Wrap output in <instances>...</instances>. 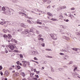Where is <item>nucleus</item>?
I'll use <instances>...</instances> for the list:
<instances>
[{
  "label": "nucleus",
  "mask_w": 80,
  "mask_h": 80,
  "mask_svg": "<svg viewBox=\"0 0 80 80\" xmlns=\"http://www.w3.org/2000/svg\"><path fill=\"white\" fill-rule=\"evenodd\" d=\"M24 33L25 35H27V36L28 37H30V35H33V33L30 34V33L29 32V30L28 29L25 30Z\"/></svg>",
  "instance_id": "obj_1"
},
{
  "label": "nucleus",
  "mask_w": 80,
  "mask_h": 80,
  "mask_svg": "<svg viewBox=\"0 0 80 80\" xmlns=\"http://www.w3.org/2000/svg\"><path fill=\"white\" fill-rule=\"evenodd\" d=\"M50 37H51V38H52L53 40H57V35L55 34L51 33L50 34Z\"/></svg>",
  "instance_id": "obj_2"
},
{
  "label": "nucleus",
  "mask_w": 80,
  "mask_h": 80,
  "mask_svg": "<svg viewBox=\"0 0 80 80\" xmlns=\"http://www.w3.org/2000/svg\"><path fill=\"white\" fill-rule=\"evenodd\" d=\"M8 46L11 50H13L16 47L14 44H9Z\"/></svg>",
  "instance_id": "obj_3"
},
{
  "label": "nucleus",
  "mask_w": 80,
  "mask_h": 80,
  "mask_svg": "<svg viewBox=\"0 0 80 80\" xmlns=\"http://www.w3.org/2000/svg\"><path fill=\"white\" fill-rule=\"evenodd\" d=\"M1 25H4L5 27H7L8 22H2L0 23Z\"/></svg>",
  "instance_id": "obj_4"
},
{
  "label": "nucleus",
  "mask_w": 80,
  "mask_h": 80,
  "mask_svg": "<svg viewBox=\"0 0 80 80\" xmlns=\"http://www.w3.org/2000/svg\"><path fill=\"white\" fill-rule=\"evenodd\" d=\"M22 63H23L22 64L23 67H25L27 66V64H25L26 63H27V61H22Z\"/></svg>",
  "instance_id": "obj_5"
},
{
  "label": "nucleus",
  "mask_w": 80,
  "mask_h": 80,
  "mask_svg": "<svg viewBox=\"0 0 80 80\" xmlns=\"http://www.w3.org/2000/svg\"><path fill=\"white\" fill-rule=\"evenodd\" d=\"M58 18L59 20H63V16L62 15V14H60Z\"/></svg>",
  "instance_id": "obj_6"
},
{
  "label": "nucleus",
  "mask_w": 80,
  "mask_h": 80,
  "mask_svg": "<svg viewBox=\"0 0 80 80\" xmlns=\"http://www.w3.org/2000/svg\"><path fill=\"white\" fill-rule=\"evenodd\" d=\"M21 68V67H20V66L18 65V66H17L16 65L15 66V69L16 70H19Z\"/></svg>",
  "instance_id": "obj_7"
},
{
  "label": "nucleus",
  "mask_w": 80,
  "mask_h": 80,
  "mask_svg": "<svg viewBox=\"0 0 80 80\" xmlns=\"http://www.w3.org/2000/svg\"><path fill=\"white\" fill-rule=\"evenodd\" d=\"M21 26L22 27L24 28H26L27 27V26H26V25H25V24H24L23 23L21 24Z\"/></svg>",
  "instance_id": "obj_8"
},
{
  "label": "nucleus",
  "mask_w": 80,
  "mask_h": 80,
  "mask_svg": "<svg viewBox=\"0 0 80 80\" xmlns=\"http://www.w3.org/2000/svg\"><path fill=\"white\" fill-rule=\"evenodd\" d=\"M32 53L34 55H36L38 54V52L37 51H33V52H32Z\"/></svg>",
  "instance_id": "obj_9"
},
{
  "label": "nucleus",
  "mask_w": 80,
  "mask_h": 80,
  "mask_svg": "<svg viewBox=\"0 0 80 80\" xmlns=\"http://www.w3.org/2000/svg\"><path fill=\"white\" fill-rule=\"evenodd\" d=\"M30 75L31 77L32 78V77H33V76L35 75V73H30Z\"/></svg>",
  "instance_id": "obj_10"
},
{
  "label": "nucleus",
  "mask_w": 80,
  "mask_h": 80,
  "mask_svg": "<svg viewBox=\"0 0 80 80\" xmlns=\"http://www.w3.org/2000/svg\"><path fill=\"white\" fill-rule=\"evenodd\" d=\"M29 33H30V34H34L33 32V30L31 29L29 31Z\"/></svg>",
  "instance_id": "obj_11"
},
{
  "label": "nucleus",
  "mask_w": 80,
  "mask_h": 80,
  "mask_svg": "<svg viewBox=\"0 0 80 80\" xmlns=\"http://www.w3.org/2000/svg\"><path fill=\"white\" fill-rule=\"evenodd\" d=\"M8 13H10L12 11V9H8V10H7Z\"/></svg>",
  "instance_id": "obj_12"
},
{
  "label": "nucleus",
  "mask_w": 80,
  "mask_h": 80,
  "mask_svg": "<svg viewBox=\"0 0 80 80\" xmlns=\"http://www.w3.org/2000/svg\"><path fill=\"white\" fill-rule=\"evenodd\" d=\"M50 20H52V21H58V19H57V18L54 19L53 18H51Z\"/></svg>",
  "instance_id": "obj_13"
},
{
  "label": "nucleus",
  "mask_w": 80,
  "mask_h": 80,
  "mask_svg": "<svg viewBox=\"0 0 80 80\" xmlns=\"http://www.w3.org/2000/svg\"><path fill=\"white\" fill-rule=\"evenodd\" d=\"M5 74L6 75H8V74H9V73H8V71H6L5 72Z\"/></svg>",
  "instance_id": "obj_14"
},
{
  "label": "nucleus",
  "mask_w": 80,
  "mask_h": 80,
  "mask_svg": "<svg viewBox=\"0 0 80 80\" xmlns=\"http://www.w3.org/2000/svg\"><path fill=\"white\" fill-rule=\"evenodd\" d=\"M64 37L66 40H68V41H69L70 40V38H69L68 37H66V36H65Z\"/></svg>",
  "instance_id": "obj_15"
},
{
  "label": "nucleus",
  "mask_w": 80,
  "mask_h": 80,
  "mask_svg": "<svg viewBox=\"0 0 80 80\" xmlns=\"http://www.w3.org/2000/svg\"><path fill=\"white\" fill-rule=\"evenodd\" d=\"M72 50H74L75 51H77L78 50H79V49L76 48H72Z\"/></svg>",
  "instance_id": "obj_16"
},
{
  "label": "nucleus",
  "mask_w": 80,
  "mask_h": 80,
  "mask_svg": "<svg viewBox=\"0 0 80 80\" xmlns=\"http://www.w3.org/2000/svg\"><path fill=\"white\" fill-rule=\"evenodd\" d=\"M38 40H41V41H43V38H38Z\"/></svg>",
  "instance_id": "obj_17"
},
{
  "label": "nucleus",
  "mask_w": 80,
  "mask_h": 80,
  "mask_svg": "<svg viewBox=\"0 0 80 80\" xmlns=\"http://www.w3.org/2000/svg\"><path fill=\"white\" fill-rule=\"evenodd\" d=\"M21 75H22L23 77H25V74L23 72H22L21 73Z\"/></svg>",
  "instance_id": "obj_18"
},
{
  "label": "nucleus",
  "mask_w": 80,
  "mask_h": 80,
  "mask_svg": "<svg viewBox=\"0 0 80 80\" xmlns=\"http://www.w3.org/2000/svg\"><path fill=\"white\" fill-rule=\"evenodd\" d=\"M37 24H40V25H42V22L39 21H37Z\"/></svg>",
  "instance_id": "obj_19"
},
{
  "label": "nucleus",
  "mask_w": 80,
  "mask_h": 80,
  "mask_svg": "<svg viewBox=\"0 0 80 80\" xmlns=\"http://www.w3.org/2000/svg\"><path fill=\"white\" fill-rule=\"evenodd\" d=\"M18 73H17V72H16L14 74V76H18Z\"/></svg>",
  "instance_id": "obj_20"
},
{
  "label": "nucleus",
  "mask_w": 80,
  "mask_h": 80,
  "mask_svg": "<svg viewBox=\"0 0 80 80\" xmlns=\"http://www.w3.org/2000/svg\"><path fill=\"white\" fill-rule=\"evenodd\" d=\"M42 34H39L38 36V38H40V37H42Z\"/></svg>",
  "instance_id": "obj_21"
},
{
  "label": "nucleus",
  "mask_w": 80,
  "mask_h": 80,
  "mask_svg": "<svg viewBox=\"0 0 80 80\" xmlns=\"http://www.w3.org/2000/svg\"><path fill=\"white\" fill-rule=\"evenodd\" d=\"M3 37L4 38H7V37H8V36L7 35L4 34V35H3Z\"/></svg>",
  "instance_id": "obj_22"
},
{
  "label": "nucleus",
  "mask_w": 80,
  "mask_h": 80,
  "mask_svg": "<svg viewBox=\"0 0 80 80\" xmlns=\"http://www.w3.org/2000/svg\"><path fill=\"white\" fill-rule=\"evenodd\" d=\"M8 37L9 38H10H10H12V35H11L10 34H8Z\"/></svg>",
  "instance_id": "obj_23"
},
{
  "label": "nucleus",
  "mask_w": 80,
  "mask_h": 80,
  "mask_svg": "<svg viewBox=\"0 0 80 80\" xmlns=\"http://www.w3.org/2000/svg\"><path fill=\"white\" fill-rule=\"evenodd\" d=\"M48 15H49V16H52V14L50 12H48Z\"/></svg>",
  "instance_id": "obj_24"
},
{
  "label": "nucleus",
  "mask_w": 80,
  "mask_h": 80,
  "mask_svg": "<svg viewBox=\"0 0 80 80\" xmlns=\"http://www.w3.org/2000/svg\"><path fill=\"white\" fill-rule=\"evenodd\" d=\"M28 23H30L31 24H32V22L30 21L29 20H28Z\"/></svg>",
  "instance_id": "obj_25"
},
{
  "label": "nucleus",
  "mask_w": 80,
  "mask_h": 80,
  "mask_svg": "<svg viewBox=\"0 0 80 80\" xmlns=\"http://www.w3.org/2000/svg\"><path fill=\"white\" fill-rule=\"evenodd\" d=\"M35 77H36V78H39V76H38V75H35Z\"/></svg>",
  "instance_id": "obj_26"
},
{
  "label": "nucleus",
  "mask_w": 80,
  "mask_h": 80,
  "mask_svg": "<svg viewBox=\"0 0 80 80\" xmlns=\"http://www.w3.org/2000/svg\"><path fill=\"white\" fill-rule=\"evenodd\" d=\"M37 78H34L32 79V80H37Z\"/></svg>",
  "instance_id": "obj_27"
},
{
  "label": "nucleus",
  "mask_w": 80,
  "mask_h": 80,
  "mask_svg": "<svg viewBox=\"0 0 80 80\" xmlns=\"http://www.w3.org/2000/svg\"><path fill=\"white\" fill-rule=\"evenodd\" d=\"M46 51H52V50L49 49H46Z\"/></svg>",
  "instance_id": "obj_28"
},
{
  "label": "nucleus",
  "mask_w": 80,
  "mask_h": 80,
  "mask_svg": "<svg viewBox=\"0 0 80 80\" xmlns=\"http://www.w3.org/2000/svg\"><path fill=\"white\" fill-rule=\"evenodd\" d=\"M19 14H20V15H22V14H24V13H23L22 12H19Z\"/></svg>",
  "instance_id": "obj_29"
},
{
  "label": "nucleus",
  "mask_w": 80,
  "mask_h": 80,
  "mask_svg": "<svg viewBox=\"0 0 80 80\" xmlns=\"http://www.w3.org/2000/svg\"><path fill=\"white\" fill-rule=\"evenodd\" d=\"M24 15L25 17H26V18H27V16H28V15L27 14H25V13H24Z\"/></svg>",
  "instance_id": "obj_30"
},
{
  "label": "nucleus",
  "mask_w": 80,
  "mask_h": 80,
  "mask_svg": "<svg viewBox=\"0 0 80 80\" xmlns=\"http://www.w3.org/2000/svg\"><path fill=\"white\" fill-rule=\"evenodd\" d=\"M41 45L42 47H45V43H43L42 44H41Z\"/></svg>",
  "instance_id": "obj_31"
},
{
  "label": "nucleus",
  "mask_w": 80,
  "mask_h": 80,
  "mask_svg": "<svg viewBox=\"0 0 80 80\" xmlns=\"http://www.w3.org/2000/svg\"><path fill=\"white\" fill-rule=\"evenodd\" d=\"M34 59L35 60H38V58H37L36 57H35L34 58Z\"/></svg>",
  "instance_id": "obj_32"
},
{
  "label": "nucleus",
  "mask_w": 80,
  "mask_h": 80,
  "mask_svg": "<svg viewBox=\"0 0 80 80\" xmlns=\"http://www.w3.org/2000/svg\"><path fill=\"white\" fill-rule=\"evenodd\" d=\"M2 32H4V33H7V31L5 29L3 30Z\"/></svg>",
  "instance_id": "obj_33"
},
{
  "label": "nucleus",
  "mask_w": 80,
  "mask_h": 80,
  "mask_svg": "<svg viewBox=\"0 0 80 80\" xmlns=\"http://www.w3.org/2000/svg\"><path fill=\"white\" fill-rule=\"evenodd\" d=\"M77 67H75V68H74V70H73V71H74V72H75V71L76 70H77Z\"/></svg>",
  "instance_id": "obj_34"
},
{
  "label": "nucleus",
  "mask_w": 80,
  "mask_h": 80,
  "mask_svg": "<svg viewBox=\"0 0 80 80\" xmlns=\"http://www.w3.org/2000/svg\"><path fill=\"white\" fill-rule=\"evenodd\" d=\"M19 55L20 58H23V55L22 54H20Z\"/></svg>",
  "instance_id": "obj_35"
},
{
  "label": "nucleus",
  "mask_w": 80,
  "mask_h": 80,
  "mask_svg": "<svg viewBox=\"0 0 80 80\" xmlns=\"http://www.w3.org/2000/svg\"><path fill=\"white\" fill-rule=\"evenodd\" d=\"M2 10L3 11H5V7H2Z\"/></svg>",
  "instance_id": "obj_36"
},
{
  "label": "nucleus",
  "mask_w": 80,
  "mask_h": 80,
  "mask_svg": "<svg viewBox=\"0 0 80 80\" xmlns=\"http://www.w3.org/2000/svg\"><path fill=\"white\" fill-rule=\"evenodd\" d=\"M36 33L37 34H40V32L38 31H37Z\"/></svg>",
  "instance_id": "obj_37"
},
{
  "label": "nucleus",
  "mask_w": 80,
  "mask_h": 80,
  "mask_svg": "<svg viewBox=\"0 0 80 80\" xmlns=\"http://www.w3.org/2000/svg\"><path fill=\"white\" fill-rule=\"evenodd\" d=\"M71 10H75V8H71Z\"/></svg>",
  "instance_id": "obj_38"
},
{
  "label": "nucleus",
  "mask_w": 80,
  "mask_h": 80,
  "mask_svg": "<svg viewBox=\"0 0 80 80\" xmlns=\"http://www.w3.org/2000/svg\"><path fill=\"white\" fill-rule=\"evenodd\" d=\"M16 53H18V51L17 50H15L14 51Z\"/></svg>",
  "instance_id": "obj_39"
},
{
  "label": "nucleus",
  "mask_w": 80,
  "mask_h": 80,
  "mask_svg": "<svg viewBox=\"0 0 80 80\" xmlns=\"http://www.w3.org/2000/svg\"><path fill=\"white\" fill-rule=\"evenodd\" d=\"M36 73L37 74H38V73H40V71H36Z\"/></svg>",
  "instance_id": "obj_40"
},
{
  "label": "nucleus",
  "mask_w": 80,
  "mask_h": 80,
  "mask_svg": "<svg viewBox=\"0 0 80 80\" xmlns=\"http://www.w3.org/2000/svg\"><path fill=\"white\" fill-rule=\"evenodd\" d=\"M0 74H1V76H2V75H3V72H2V71H1L0 72Z\"/></svg>",
  "instance_id": "obj_41"
},
{
  "label": "nucleus",
  "mask_w": 80,
  "mask_h": 80,
  "mask_svg": "<svg viewBox=\"0 0 80 80\" xmlns=\"http://www.w3.org/2000/svg\"><path fill=\"white\" fill-rule=\"evenodd\" d=\"M48 58H52V56H48Z\"/></svg>",
  "instance_id": "obj_42"
},
{
  "label": "nucleus",
  "mask_w": 80,
  "mask_h": 80,
  "mask_svg": "<svg viewBox=\"0 0 80 80\" xmlns=\"http://www.w3.org/2000/svg\"><path fill=\"white\" fill-rule=\"evenodd\" d=\"M60 55H64V53H60Z\"/></svg>",
  "instance_id": "obj_43"
},
{
  "label": "nucleus",
  "mask_w": 80,
  "mask_h": 80,
  "mask_svg": "<svg viewBox=\"0 0 80 80\" xmlns=\"http://www.w3.org/2000/svg\"><path fill=\"white\" fill-rule=\"evenodd\" d=\"M66 8V6H64L62 7V9Z\"/></svg>",
  "instance_id": "obj_44"
},
{
  "label": "nucleus",
  "mask_w": 80,
  "mask_h": 80,
  "mask_svg": "<svg viewBox=\"0 0 80 80\" xmlns=\"http://www.w3.org/2000/svg\"><path fill=\"white\" fill-rule=\"evenodd\" d=\"M37 70L36 69H34V72H37Z\"/></svg>",
  "instance_id": "obj_45"
},
{
  "label": "nucleus",
  "mask_w": 80,
  "mask_h": 80,
  "mask_svg": "<svg viewBox=\"0 0 80 80\" xmlns=\"http://www.w3.org/2000/svg\"><path fill=\"white\" fill-rule=\"evenodd\" d=\"M18 64H18H19V63H20V61H18L16 62Z\"/></svg>",
  "instance_id": "obj_46"
},
{
  "label": "nucleus",
  "mask_w": 80,
  "mask_h": 80,
  "mask_svg": "<svg viewBox=\"0 0 80 80\" xmlns=\"http://www.w3.org/2000/svg\"><path fill=\"white\" fill-rule=\"evenodd\" d=\"M34 62H35V63H37V64H38V63H39V62L37 61H34Z\"/></svg>",
  "instance_id": "obj_47"
},
{
  "label": "nucleus",
  "mask_w": 80,
  "mask_h": 80,
  "mask_svg": "<svg viewBox=\"0 0 80 80\" xmlns=\"http://www.w3.org/2000/svg\"><path fill=\"white\" fill-rule=\"evenodd\" d=\"M2 66H0V70H2Z\"/></svg>",
  "instance_id": "obj_48"
},
{
  "label": "nucleus",
  "mask_w": 80,
  "mask_h": 80,
  "mask_svg": "<svg viewBox=\"0 0 80 80\" xmlns=\"http://www.w3.org/2000/svg\"><path fill=\"white\" fill-rule=\"evenodd\" d=\"M12 69V68H9V70H11Z\"/></svg>",
  "instance_id": "obj_49"
},
{
  "label": "nucleus",
  "mask_w": 80,
  "mask_h": 80,
  "mask_svg": "<svg viewBox=\"0 0 80 80\" xmlns=\"http://www.w3.org/2000/svg\"><path fill=\"white\" fill-rule=\"evenodd\" d=\"M52 72H54V70L53 69H52Z\"/></svg>",
  "instance_id": "obj_50"
},
{
  "label": "nucleus",
  "mask_w": 80,
  "mask_h": 80,
  "mask_svg": "<svg viewBox=\"0 0 80 80\" xmlns=\"http://www.w3.org/2000/svg\"><path fill=\"white\" fill-rule=\"evenodd\" d=\"M5 52L6 53H8V51H7V50H5Z\"/></svg>",
  "instance_id": "obj_51"
},
{
  "label": "nucleus",
  "mask_w": 80,
  "mask_h": 80,
  "mask_svg": "<svg viewBox=\"0 0 80 80\" xmlns=\"http://www.w3.org/2000/svg\"><path fill=\"white\" fill-rule=\"evenodd\" d=\"M64 68H67V66H63Z\"/></svg>",
  "instance_id": "obj_52"
},
{
  "label": "nucleus",
  "mask_w": 80,
  "mask_h": 80,
  "mask_svg": "<svg viewBox=\"0 0 80 80\" xmlns=\"http://www.w3.org/2000/svg\"><path fill=\"white\" fill-rule=\"evenodd\" d=\"M50 17H48V19H50H50H50Z\"/></svg>",
  "instance_id": "obj_53"
},
{
  "label": "nucleus",
  "mask_w": 80,
  "mask_h": 80,
  "mask_svg": "<svg viewBox=\"0 0 80 80\" xmlns=\"http://www.w3.org/2000/svg\"><path fill=\"white\" fill-rule=\"evenodd\" d=\"M63 60H67V58H63Z\"/></svg>",
  "instance_id": "obj_54"
},
{
  "label": "nucleus",
  "mask_w": 80,
  "mask_h": 80,
  "mask_svg": "<svg viewBox=\"0 0 80 80\" xmlns=\"http://www.w3.org/2000/svg\"><path fill=\"white\" fill-rule=\"evenodd\" d=\"M22 80H26V78H24L23 79H22Z\"/></svg>",
  "instance_id": "obj_55"
},
{
  "label": "nucleus",
  "mask_w": 80,
  "mask_h": 80,
  "mask_svg": "<svg viewBox=\"0 0 80 80\" xmlns=\"http://www.w3.org/2000/svg\"><path fill=\"white\" fill-rule=\"evenodd\" d=\"M68 21H69V20H68V19H67V20H66V22H68Z\"/></svg>",
  "instance_id": "obj_56"
},
{
  "label": "nucleus",
  "mask_w": 80,
  "mask_h": 80,
  "mask_svg": "<svg viewBox=\"0 0 80 80\" xmlns=\"http://www.w3.org/2000/svg\"><path fill=\"white\" fill-rule=\"evenodd\" d=\"M11 67H12L13 68H14V67H15V66L13 65V66H11Z\"/></svg>",
  "instance_id": "obj_57"
},
{
  "label": "nucleus",
  "mask_w": 80,
  "mask_h": 80,
  "mask_svg": "<svg viewBox=\"0 0 80 80\" xmlns=\"http://www.w3.org/2000/svg\"><path fill=\"white\" fill-rule=\"evenodd\" d=\"M19 65H20V66H22V64L21 63H20Z\"/></svg>",
  "instance_id": "obj_58"
},
{
  "label": "nucleus",
  "mask_w": 80,
  "mask_h": 80,
  "mask_svg": "<svg viewBox=\"0 0 80 80\" xmlns=\"http://www.w3.org/2000/svg\"><path fill=\"white\" fill-rule=\"evenodd\" d=\"M42 69H43H43H44L45 68L44 67H42Z\"/></svg>",
  "instance_id": "obj_59"
},
{
  "label": "nucleus",
  "mask_w": 80,
  "mask_h": 80,
  "mask_svg": "<svg viewBox=\"0 0 80 80\" xmlns=\"http://www.w3.org/2000/svg\"><path fill=\"white\" fill-rule=\"evenodd\" d=\"M70 63H69V64H72V61H71V62H70Z\"/></svg>",
  "instance_id": "obj_60"
},
{
  "label": "nucleus",
  "mask_w": 80,
  "mask_h": 80,
  "mask_svg": "<svg viewBox=\"0 0 80 80\" xmlns=\"http://www.w3.org/2000/svg\"><path fill=\"white\" fill-rule=\"evenodd\" d=\"M14 42H15V43H17V41H16V40H15V41H14Z\"/></svg>",
  "instance_id": "obj_61"
},
{
  "label": "nucleus",
  "mask_w": 80,
  "mask_h": 80,
  "mask_svg": "<svg viewBox=\"0 0 80 80\" xmlns=\"http://www.w3.org/2000/svg\"><path fill=\"white\" fill-rule=\"evenodd\" d=\"M39 21H40V20L38 19L37 20V22H39Z\"/></svg>",
  "instance_id": "obj_62"
},
{
  "label": "nucleus",
  "mask_w": 80,
  "mask_h": 80,
  "mask_svg": "<svg viewBox=\"0 0 80 80\" xmlns=\"http://www.w3.org/2000/svg\"><path fill=\"white\" fill-rule=\"evenodd\" d=\"M4 80H7V78H5Z\"/></svg>",
  "instance_id": "obj_63"
},
{
  "label": "nucleus",
  "mask_w": 80,
  "mask_h": 80,
  "mask_svg": "<svg viewBox=\"0 0 80 80\" xmlns=\"http://www.w3.org/2000/svg\"><path fill=\"white\" fill-rule=\"evenodd\" d=\"M37 80H40V78L38 79H37Z\"/></svg>",
  "instance_id": "obj_64"
}]
</instances>
